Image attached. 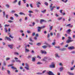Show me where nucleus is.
<instances>
[{
  "instance_id": "21",
  "label": "nucleus",
  "mask_w": 75,
  "mask_h": 75,
  "mask_svg": "<svg viewBox=\"0 0 75 75\" xmlns=\"http://www.w3.org/2000/svg\"><path fill=\"white\" fill-rule=\"evenodd\" d=\"M43 19H40V24H42V22H43Z\"/></svg>"
},
{
  "instance_id": "53",
  "label": "nucleus",
  "mask_w": 75,
  "mask_h": 75,
  "mask_svg": "<svg viewBox=\"0 0 75 75\" xmlns=\"http://www.w3.org/2000/svg\"><path fill=\"white\" fill-rule=\"evenodd\" d=\"M39 10L38 9H35V12H38L39 11Z\"/></svg>"
},
{
  "instance_id": "40",
  "label": "nucleus",
  "mask_w": 75,
  "mask_h": 75,
  "mask_svg": "<svg viewBox=\"0 0 75 75\" xmlns=\"http://www.w3.org/2000/svg\"><path fill=\"white\" fill-rule=\"evenodd\" d=\"M37 4H36L37 5H39V4L40 5H41V3H40V2H37Z\"/></svg>"
},
{
  "instance_id": "31",
  "label": "nucleus",
  "mask_w": 75,
  "mask_h": 75,
  "mask_svg": "<svg viewBox=\"0 0 75 75\" xmlns=\"http://www.w3.org/2000/svg\"><path fill=\"white\" fill-rule=\"evenodd\" d=\"M10 57H7L6 58V61H8V60H10Z\"/></svg>"
},
{
  "instance_id": "10",
  "label": "nucleus",
  "mask_w": 75,
  "mask_h": 75,
  "mask_svg": "<svg viewBox=\"0 0 75 75\" xmlns=\"http://www.w3.org/2000/svg\"><path fill=\"white\" fill-rule=\"evenodd\" d=\"M60 36H61V35H60V34L59 33H57V35H56V37L57 38H59L60 37Z\"/></svg>"
},
{
  "instance_id": "54",
  "label": "nucleus",
  "mask_w": 75,
  "mask_h": 75,
  "mask_svg": "<svg viewBox=\"0 0 75 75\" xmlns=\"http://www.w3.org/2000/svg\"><path fill=\"white\" fill-rule=\"evenodd\" d=\"M17 1V0H15L13 2V3H16Z\"/></svg>"
},
{
  "instance_id": "43",
  "label": "nucleus",
  "mask_w": 75,
  "mask_h": 75,
  "mask_svg": "<svg viewBox=\"0 0 75 75\" xmlns=\"http://www.w3.org/2000/svg\"><path fill=\"white\" fill-rule=\"evenodd\" d=\"M28 12L29 13H33V12L31 11H29Z\"/></svg>"
},
{
  "instance_id": "8",
  "label": "nucleus",
  "mask_w": 75,
  "mask_h": 75,
  "mask_svg": "<svg viewBox=\"0 0 75 75\" xmlns=\"http://www.w3.org/2000/svg\"><path fill=\"white\" fill-rule=\"evenodd\" d=\"M47 73L49 75H55L54 73L51 71H49Z\"/></svg>"
},
{
  "instance_id": "20",
  "label": "nucleus",
  "mask_w": 75,
  "mask_h": 75,
  "mask_svg": "<svg viewBox=\"0 0 75 75\" xmlns=\"http://www.w3.org/2000/svg\"><path fill=\"white\" fill-rule=\"evenodd\" d=\"M29 40L31 42H33V41L32 40V37H30L29 38Z\"/></svg>"
},
{
  "instance_id": "58",
  "label": "nucleus",
  "mask_w": 75,
  "mask_h": 75,
  "mask_svg": "<svg viewBox=\"0 0 75 75\" xmlns=\"http://www.w3.org/2000/svg\"><path fill=\"white\" fill-rule=\"evenodd\" d=\"M59 8H60V7L59 6L57 7L56 8V9H57V10H59Z\"/></svg>"
},
{
  "instance_id": "5",
  "label": "nucleus",
  "mask_w": 75,
  "mask_h": 75,
  "mask_svg": "<svg viewBox=\"0 0 75 75\" xmlns=\"http://www.w3.org/2000/svg\"><path fill=\"white\" fill-rule=\"evenodd\" d=\"M68 49L69 50H72L75 49V47L74 46H69L68 47Z\"/></svg>"
},
{
  "instance_id": "11",
  "label": "nucleus",
  "mask_w": 75,
  "mask_h": 75,
  "mask_svg": "<svg viewBox=\"0 0 75 75\" xmlns=\"http://www.w3.org/2000/svg\"><path fill=\"white\" fill-rule=\"evenodd\" d=\"M71 31V30L70 29H69L67 31V32L68 34H70V32Z\"/></svg>"
},
{
  "instance_id": "44",
  "label": "nucleus",
  "mask_w": 75,
  "mask_h": 75,
  "mask_svg": "<svg viewBox=\"0 0 75 75\" xmlns=\"http://www.w3.org/2000/svg\"><path fill=\"white\" fill-rule=\"evenodd\" d=\"M7 72H8V74L9 75V74H10V71L8 70H7Z\"/></svg>"
},
{
  "instance_id": "32",
  "label": "nucleus",
  "mask_w": 75,
  "mask_h": 75,
  "mask_svg": "<svg viewBox=\"0 0 75 75\" xmlns=\"http://www.w3.org/2000/svg\"><path fill=\"white\" fill-rule=\"evenodd\" d=\"M35 34V32H33V33H32V36H34Z\"/></svg>"
},
{
  "instance_id": "25",
  "label": "nucleus",
  "mask_w": 75,
  "mask_h": 75,
  "mask_svg": "<svg viewBox=\"0 0 75 75\" xmlns=\"http://www.w3.org/2000/svg\"><path fill=\"white\" fill-rule=\"evenodd\" d=\"M68 74H69V75H74V74L73 73H72L70 72H68Z\"/></svg>"
},
{
  "instance_id": "57",
  "label": "nucleus",
  "mask_w": 75,
  "mask_h": 75,
  "mask_svg": "<svg viewBox=\"0 0 75 75\" xmlns=\"http://www.w3.org/2000/svg\"><path fill=\"white\" fill-rule=\"evenodd\" d=\"M28 16H29V17H31V16H32V14H31V13H30L29 14Z\"/></svg>"
},
{
  "instance_id": "48",
  "label": "nucleus",
  "mask_w": 75,
  "mask_h": 75,
  "mask_svg": "<svg viewBox=\"0 0 75 75\" xmlns=\"http://www.w3.org/2000/svg\"><path fill=\"white\" fill-rule=\"evenodd\" d=\"M3 65L4 66H6V63L5 62H4Z\"/></svg>"
},
{
  "instance_id": "50",
  "label": "nucleus",
  "mask_w": 75,
  "mask_h": 75,
  "mask_svg": "<svg viewBox=\"0 0 75 75\" xmlns=\"http://www.w3.org/2000/svg\"><path fill=\"white\" fill-rule=\"evenodd\" d=\"M74 67H72L70 69V70L71 71H72V70H74Z\"/></svg>"
},
{
  "instance_id": "4",
  "label": "nucleus",
  "mask_w": 75,
  "mask_h": 75,
  "mask_svg": "<svg viewBox=\"0 0 75 75\" xmlns=\"http://www.w3.org/2000/svg\"><path fill=\"white\" fill-rule=\"evenodd\" d=\"M44 27H45V26L41 27H38V32H41V30L42 28H44Z\"/></svg>"
},
{
  "instance_id": "51",
  "label": "nucleus",
  "mask_w": 75,
  "mask_h": 75,
  "mask_svg": "<svg viewBox=\"0 0 75 75\" xmlns=\"http://www.w3.org/2000/svg\"><path fill=\"white\" fill-rule=\"evenodd\" d=\"M16 62H21V61L20 60H16Z\"/></svg>"
},
{
  "instance_id": "33",
  "label": "nucleus",
  "mask_w": 75,
  "mask_h": 75,
  "mask_svg": "<svg viewBox=\"0 0 75 75\" xmlns=\"http://www.w3.org/2000/svg\"><path fill=\"white\" fill-rule=\"evenodd\" d=\"M27 33L28 34H30V33H31V31H30V30H27Z\"/></svg>"
},
{
  "instance_id": "27",
  "label": "nucleus",
  "mask_w": 75,
  "mask_h": 75,
  "mask_svg": "<svg viewBox=\"0 0 75 75\" xmlns=\"http://www.w3.org/2000/svg\"><path fill=\"white\" fill-rule=\"evenodd\" d=\"M47 45L49 48H51V45L48 44Z\"/></svg>"
},
{
  "instance_id": "61",
  "label": "nucleus",
  "mask_w": 75,
  "mask_h": 75,
  "mask_svg": "<svg viewBox=\"0 0 75 75\" xmlns=\"http://www.w3.org/2000/svg\"><path fill=\"white\" fill-rule=\"evenodd\" d=\"M62 17H61L60 18H58V20H61L62 19Z\"/></svg>"
},
{
  "instance_id": "1",
  "label": "nucleus",
  "mask_w": 75,
  "mask_h": 75,
  "mask_svg": "<svg viewBox=\"0 0 75 75\" xmlns=\"http://www.w3.org/2000/svg\"><path fill=\"white\" fill-rule=\"evenodd\" d=\"M68 40L66 41V43L67 44H68V43H70V42H73L74 41V40H71L72 38L71 37H68Z\"/></svg>"
},
{
  "instance_id": "52",
  "label": "nucleus",
  "mask_w": 75,
  "mask_h": 75,
  "mask_svg": "<svg viewBox=\"0 0 75 75\" xmlns=\"http://www.w3.org/2000/svg\"><path fill=\"white\" fill-rule=\"evenodd\" d=\"M47 72L46 70H44L42 71V74H44V73H45V72Z\"/></svg>"
},
{
  "instance_id": "45",
  "label": "nucleus",
  "mask_w": 75,
  "mask_h": 75,
  "mask_svg": "<svg viewBox=\"0 0 75 75\" xmlns=\"http://www.w3.org/2000/svg\"><path fill=\"white\" fill-rule=\"evenodd\" d=\"M3 17H5V12H3Z\"/></svg>"
},
{
  "instance_id": "42",
  "label": "nucleus",
  "mask_w": 75,
  "mask_h": 75,
  "mask_svg": "<svg viewBox=\"0 0 75 75\" xmlns=\"http://www.w3.org/2000/svg\"><path fill=\"white\" fill-rule=\"evenodd\" d=\"M9 37L10 38H14V37L12 36L11 35H9Z\"/></svg>"
},
{
  "instance_id": "15",
  "label": "nucleus",
  "mask_w": 75,
  "mask_h": 75,
  "mask_svg": "<svg viewBox=\"0 0 75 75\" xmlns=\"http://www.w3.org/2000/svg\"><path fill=\"white\" fill-rule=\"evenodd\" d=\"M63 67H60L59 69V71L60 72H62V70H63Z\"/></svg>"
},
{
  "instance_id": "9",
  "label": "nucleus",
  "mask_w": 75,
  "mask_h": 75,
  "mask_svg": "<svg viewBox=\"0 0 75 75\" xmlns=\"http://www.w3.org/2000/svg\"><path fill=\"white\" fill-rule=\"evenodd\" d=\"M8 47H9V48H11V49H13V46H14V45L13 44H11V45H8Z\"/></svg>"
},
{
  "instance_id": "14",
  "label": "nucleus",
  "mask_w": 75,
  "mask_h": 75,
  "mask_svg": "<svg viewBox=\"0 0 75 75\" xmlns=\"http://www.w3.org/2000/svg\"><path fill=\"white\" fill-rule=\"evenodd\" d=\"M55 55V57L56 58H59V56L58 55V53H56Z\"/></svg>"
},
{
  "instance_id": "24",
  "label": "nucleus",
  "mask_w": 75,
  "mask_h": 75,
  "mask_svg": "<svg viewBox=\"0 0 75 75\" xmlns=\"http://www.w3.org/2000/svg\"><path fill=\"white\" fill-rule=\"evenodd\" d=\"M36 45L38 46H40V45H41V43H38L37 44H36Z\"/></svg>"
},
{
  "instance_id": "46",
  "label": "nucleus",
  "mask_w": 75,
  "mask_h": 75,
  "mask_svg": "<svg viewBox=\"0 0 75 75\" xmlns=\"http://www.w3.org/2000/svg\"><path fill=\"white\" fill-rule=\"evenodd\" d=\"M4 29L5 30V33H7V28H4Z\"/></svg>"
},
{
  "instance_id": "55",
  "label": "nucleus",
  "mask_w": 75,
  "mask_h": 75,
  "mask_svg": "<svg viewBox=\"0 0 75 75\" xmlns=\"http://www.w3.org/2000/svg\"><path fill=\"white\" fill-rule=\"evenodd\" d=\"M16 12V11H11V13H15Z\"/></svg>"
},
{
  "instance_id": "34",
  "label": "nucleus",
  "mask_w": 75,
  "mask_h": 75,
  "mask_svg": "<svg viewBox=\"0 0 75 75\" xmlns=\"http://www.w3.org/2000/svg\"><path fill=\"white\" fill-rule=\"evenodd\" d=\"M42 13H44L45 11H46V9L44 10L43 11H41Z\"/></svg>"
},
{
  "instance_id": "22",
  "label": "nucleus",
  "mask_w": 75,
  "mask_h": 75,
  "mask_svg": "<svg viewBox=\"0 0 75 75\" xmlns=\"http://www.w3.org/2000/svg\"><path fill=\"white\" fill-rule=\"evenodd\" d=\"M11 68H12V69H17V68H16L13 66L11 67Z\"/></svg>"
},
{
  "instance_id": "13",
  "label": "nucleus",
  "mask_w": 75,
  "mask_h": 75,
  "mask_svg": "<svg viewBox=\"0 0 75 75\" xmlns=\"http://www.w3.org/2000/svg\"><path fill=\"white\" fill-rule=\"evenodd\" d=\"M25 53L27 52H30V50L27 49L26 48L25 49Z\"/></svg>"
},
{
  "instance_id": "36",
  "label": "nucleus",
  "mask_w": 75,
  "mask_h": 75,
  "mask_svg": "<svg viewBox=\"0 0 75 75\" xmlns=\"http://www.w3.org/2000/svg\"><path fill=\"white\" fill-rule=\"evenodd\" d=\"M37 74L38 75H42V73L40 72L37 73Z\"/></svg>"
},
{
  "instance_id": "47",
  "label": "nucleus",
  "mask_w": 75,
  "mask_h": 75,
  "mask_svg": "<svg viewBox=\"0 0 75 75\" xmlns=\"http://www.w3.org/2000/svg\"><path fill=\"white\" fill-rule=\"evenodd\" d=\"M71 54H75V51H73L71 52Z\"/></svg>"
},
{
  "instance_id": "60",
  "label": "nucleus",
  "mask_w": 75,
  "mask_h": 75,
  "mask_svg": "<svg viewBox=\"0 0 75 75\" xmlns=\"http://www.w3.org/2000/svg\"><path fill=\"white\" fill-rule=\"evenodd\" d=\"M52 26H50V30H52Z\"/></svg>"
},
{
  "instance_id": "49",
  "label": "nucleus",
  "mask_w": 75,
  "mask_h": 75,
  "mask_svg": "<svg viewBox=\"0 0 75 75\" xmlns=\"http://www.w3.org/2000/svg\"><path fill=\"white\" fill-rule=\"evenodd\" d=\"M10 26V25H7V24H6L5 26L4 27H9V26Z\"/></svg>"
},
{
  "instance_id": "37",
  "label": "nucleus",
  "mask_w": 75,
  "mask_h": 75,
  "mask_svg": "<svg viewBox=\"0 0 75 75\" xmlns=\"http://www.w3.org/2000/svg\"><path fill=\"white\" fill-rule=\"evenodd\" d=\"M71 65L74 64V60H72V61H71Z\"/></svg>"
},
{
  "instance_id": "29",
  "label": "nucleus",
  "mask_w": 75,
  "mask_h": 75,
  "mask_svg": "<svg viewBox=\"0 0 75 75\" xmlns=\"http://www.w3.org/2000/svg\"><path fill=\"white\" fill-rule=\"evenodd\" d=\"M42 61H45V63H46V62H47V60H45L44 59H43L42 60Z\"/></svg>"
},
{
  "instance_id": "18",
  "label": "nucleus",
  "mask_w": 75,
  "mask_h": 75,
  "mask_svg": "<svg viewBox=\"0 0 75 75\" xmlns=\"http://www.w3.org/2000/svg\"><path fill=\"white\" fill-rule=\"evenodd\" d=\"M36 58V57H35V56L34 57H32V61H35Z\"/></svg>"
},
{
  "instance_id": "35",
  "label": "nucleus",
  "mask_w": 75,
  "mask_h": 75,
  "mask_svg": "<svg viewBox=\"0 0 75 75\" xmlns=\"http://www.w3.org/2000/svg\"><path fill=\"white\" fill-rule=\"evenodd\" d=\"M53 5V4H50V9H51V7H52V6Z\"/></svg>"
},
{
  "instance_id": "16",
  "label": "nucleus",
  "mask_w": 75,
  "mask_h": 75,
  "mask_svg": "<svg viewBox=\"0 0 75 75\" xmlns=\"http://www.w3.org/2000/svg\"><path fill=\"white\" fill-rule=\"evenodd\" d=\"M55 6H52V8H51L50 9V10L51 11H52V10H53V9H54V8H55Z\"/></svg>"
},
{
  "instance_id": "63",
  "label": "nucleus",
  "mask_w": 75,
  "mask_h": 75,
  "mask_svg": "<svg viewBox=\"0 0 75 75\" xmlns=\"http://www.w3.org/2000/svg\"><path fill=\"white\" fill-rule=\"evenodd\" d=\"M43 33L45 34H47V31H45L43 32Z\"/></svg>"
},
{
  "instance_id": "38",
  "label": "nucleus",
  "mask_w": 75,
  "mask_h": 75,
  "mask_svg": "<svg viewBox=\"0 0 75 75\" xmlns=\"http://www.w3.org/2000/svg\"><path fill=\"white\" fill-rule=\"evenodd\" d=\"M18 4L19 6H21V1H20L18 2Z\"/></svg>"
},
{
  "instance_id": "6",
  "label": "nucleus",
  "mask_w": 75,
  "mask_h": 75,
  "mask_svg": "<svg viewBox=\"0 0 75 75\" xmlns=\"http://www.w3.org/2000/svg\"><path fill=\"white\" fill-rule=\"evenodd\" d=\"M7 40L9 41H11V39H10L9 37H6L5 38V40Z\"/></svg>"
},
{
  "instance_id": "41",
  "label": "nucleus",
  "mask_w": 75,
  "mask_h": 75,
  "mask_svg": "<svg viewBox=\"0 0 75 75\" xmlns=\"http://www.w3.org/2000/svg\"><path fill=\"white\" fill-rule=\"evenodd\" d=\"M14 16H16V17H18V15L16 13L14 14Z\"/></svg>"
},
{
  "instance_id": "17",
  "label": "nucleus",
  "mask_w": 75,
  "mask_h": 75,
  "mask_svg": "<svg viewBox=\"0 0 75 75\" xmlns=\"http://www.w3.org/2000/svg\"><path fill=\"white\" fill-rule=\"evenodd\" d=\"M37 65H41V64H42V63L40 62H38L37 63Z\"/></svg>"
},
{
  "instance_id": "12",
  "label": "nucleus",
  "mask_w": 75,
  "mask_h": 75,
  "mask_svg": "<svg viewBox=\"0 0 75 75\" xmlns=\"http://www.w3.org/2000/svg\"><path fill=\"white\" fill-rule=\"evenodd\" d=\"M59 50H61V51H65V50H67V49L65 48H63L61 49H59Z\"/></svg>"
},
{
  "instance_id": "56",
  "label": "nucleus",
  "mask_w": 75,
  "mask_h": 75,
  "mask_svg": "<svg viewBox=\"0 0 75 75\" xmlns=\"http://www.w3.org/2000/svg\"><path fill=\"white\" fill-rule=\"evenodd\" d=\"M10 19L11 20H14V18L13 17H10Z\"/></svg>"
},
{
  "instance_id": "39",
  "label": "nucleus",
  "mask_w": 75,
  "mask_h": 75,
  "mask_svg": "<svg viewBox=\"0 0 75 75\" xmlns=\"http://www.w3.org/2000/svg\"><path fill=\"white\" fill-rule=\"evenodd\" d=\"M13 64H9V65H8V67H11V66H13Z\"/></svg>"
},
{
  "instance_id": "7",
  "label": "nucleus",
  "mask_w": 75,
  "mask_h": 75,
  "mask_svg": "<svg viewBox=\"0 0 75 75\" xmlns=\"http://www.w3.org/2000/svg\"><path fill=\"white\" fill-rule=\"evenodd\" d=\"M40 52L42 54H47V52L45 50H41Z\"/></svg>"
},
{
  "instance_id": "28",
  "label": "nucleus",
  "mask_w": 75,
  "mask_h": 75,
  "mask_svg": "<svg viewBox=\"0 0 75 75\" xmlns=\"http://www.w3.org/2000/svg\"><path fill=\"white\" fill-rule=\"evenodd\" d=\"M42 48H43L44 49L46 48H47V46H46V45H44V46H42Z\"/></svg>"
},
{
  "instance_id": "2",
  "label": "nucleus",
  "mask_w": 75,
  "mask_h": 75,
  "mask_svg": "<svg viewBox=\"0 0 75 75\" xmlns=\"http://www.w3.org/2000/svg\"><path fill=\"white\" fill-rule=\"evenodd\" d=\"M49 68H54L55 64H54V63L53 62H52L51 65L49 66Z\"/></svg>"
},
{
  "instance_id": "64",
  "label": "nucleus",
  "mask_w": 75,
  "mask_h": 75,
  "mask_svg": "<svg viewBox=\"0 0 75 75\" xmlns=\"http://www.w3.org/2000/svg\"><path fill=\"white\" fill-rule=\"evenodd\" d=\"M20 33H23V31L21 30L20 31Z\"/></svg>"
},
{
  "instance_id": "26",
  "label": "nucleus",
  "mask_w": 75,
  "mask_h": 75,
  "mask_svg": "<svg viewBox=\"0 0 75 75\" xmlns=\"http://www.w3.org/2000/svg\"><path fill=\"white\" fill-rule=\"evenodd\" d=\"M44 4H45L46 6H48V3L45 2L44 3Z\"/></svg>"
},
{
  "instance_id": "62",
  "label": "nucleus",
  "mask_w": 75,
  "mask_h": 75,
  "mask_svg": "<svg viewBox=\"0 0 75 75\" xmlns=\"http://www.w3.org/2000/svg\"><path fill=\"white\" fill-rule=\"evenodd\" d=\"M30 6L31 8H33V5H32V4H30Z\"/></svg>"
},
{
  "instance_id": "23",
  "label": "nucleus",
  "mask_w": 75,
  "mask_h": 75,
  "mask_svg": "<svg viewBox=\"0 0 75 75\" xmlns=\"http://www.w3.org/2000/svg\"><path fill=\"white\" fill-rule=\"evenodd\" d=\"M31 57H32V55H29L28 56V59H30V58H31Z\"/></svg>"
},
{
  "instance_id": "3",
  "label": "nucleus",
  "mask_w": 75,
  "mask_h": 75,
  "mask_svg": "<svg viewBox=\"0 0 75 75\" xmlns=\"http://www.w3.org/2000/svg\"><path fill=\"white\" fill-rule=\"evenodd\" d=\"M25 65L26 67H24L25 69H26L28 70H29L30 69H29V68H30V66H29V65H28L27 63H26L25 64Z\"/></svg>"
},
{
  "instance_id": "30",
  "label": "nucleus",
  "mask_w": 75,
  "mask_h": 75,
  "mask_svg": "<svg viewBox=\"0 0 75 75\" xmlns=\"http://www.w3.org/2000/svg\"><path fill=\"white\" fill-rule=\"evenodd\" d=\"M14 55H18V53L17 52H14Z\"/></svg>"
},
{
  "instance_id": "59",
  "label": "nucleus",
  "mask_w": 75,
  "mask_h": 75,
  "mask_svg": "<svg viewBox=\"0 0 75 75\" xmlns=\"http://www.w3.org/2000/svg\"><path fill=\"white\" fill-rule=\"evenodd\" d=\"M6 7H8V8H9V7H10L9 5L8 4L6 5Z\"/></svg>"
},
{
  "instance_id": "19",
  "label": "nucleus",
  "mask_w": 75,
  "mask_h": 75,
  "mask_svg": "<svg viewBox=\"0 0 75 75\" xmlns=\"http://www.w3.org/2000/svg\"><path fill=\"white\" fill-rule=\"evenodd\" d=\"M19 14H20V15H24V16H25V13H23V12H20L19 13Z\"/></svg>"
}]
</instances>
